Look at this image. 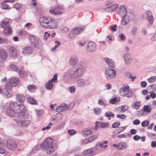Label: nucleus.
I'll use <instances>...</instances> for the list:
<instances>
[{
    "label": "nucleus",
    "instance_id": "f257e3e1",
    "mask_svg": "<svg viewBox=\"0 0 156 156\" xmlns=\"http://www.w3.org/2000/svg\"><path fill=\"white\" fill-rule=\"evenodd\" d=\"M24 106L23 104H18L16 103H10L6 109V113L8 115L12 117L26 118L28 117L27 113L23 110Z\"/></svg>",
    "mask_w": 156,
    "mask_h": 156
},
{
    "label": "nucleus",
    "instance_id": "f03ea898",
    "mask_svg": "<svg viewBox=\"0 0 156 156\" xmlns=\"http://www.w3.org/2000/svg\"><path fill=\"white\" fill-rule=\"evenodd\" d=\"M39 21L41 25L47 29H52L58 26L57 20L49 17H41L40 18Z\"/></svg>",
    "mask_w": 156,
    "mask_h": 156
},
{
    "label": "nucleus",
    "instance_id": "7ed1b4c3",
    "mask_svg": "<svg viewBox=\"0 0 156 156\" xmlns=\"http://www.w3.org/2000/svg\"><path fill=\"white\" fill-rule=\"evenodd\" d=\"M84 70V66L80 64H78L76 67L71 68L68 70L70 78L76 79L83 75Z\"/></svg>",
    "mask_w": 156,
    "mask_h": 156
},
{
    "label": "nucleus",
    "instance_id": "20e7f679",
    "mask_svg": "<svg viewBox=\"0 0 156 156\" xmlns=\"http://www.w3.org/2000/svg\"><path fill=\"white\" fill-rule=\"evenodd\" d=\"M41 147L44 149L48 154L53 152L55 148V145L53 144V140L51 138H48L45 139L41 144Z\"/></svg>",
    "mask_w": 156,
    "mask_h": 156
},
{
    "label": "nucleus",
    "instance_id": "39448f33",
    "mask_svg": "<svg viewBox=\"0 0 156 156\" xmlns=\"http://www.w3.org/2000/svg\"><path fill=\"white\" fill-rule=\"evenodd\" d=\"M120 94L122 96L128 98L131 97L133 95V92L129 89V86L126 85L125 87L121 88L119 90Z\"/></svg>",
    "mask_w": 156,
    "mask_h": 156
},
{
    "label": "nucleus",
    "instance_id": "423d86ee",
    "mask_svg": "<svg viewBox=\"0 0 156 156\" xmlns=\"http://www.w3.org/2000/svg\"><path fill=\"white\" fill-rule=\"evenodd\" d=\"M30 41L32 45L36 48H39L41 45V43L40 39L36 36H30Z\"/></svg>",
    "mask_w": 156,
    "mask_h": 156
},
{
    "label": "nucleus",
    "instance_id": "0eeeda50",
    "mask_svg": "<svg viewBox=\"0 0 156 156\" xmlns=\"http://www.w3.org/2000/svg\"><path fill=\"white\" fill-rule=\"evenodd\" d=\"M115 71L112 69L107 68L105 71V74L107 79H111L114 78L116 75Z\"/></svg>",
    "mask_w": 156,
    "mask_h": 156
},
{
    "label": "nucleus",
    "instance_id": "6e6552de",
    "mask_svg": "<svg viewBox=\"0 0 156 156\" xmlns=\"http://www.w3.org/2000/svg\"><path fill=\"white\" fill-rule=\"evenodd\" d=\"M90 84V82L88 80L83 78H79L76 81V85L79 87L87 86Z\"/></svg>",
    "mask_w": 156,
    "mask_h": 156
},
{
    "label": "nucleus",
    "instance_id": "1a4fd4ad",
    "mask_svg": "<svg viewBox=\"0 0 156 156\" xmlns=\"http://www.w3.org/2000/svg\"><path fill=\"white\" fill-rule=\"evenodd\" d=\"M6 145L8 149L11 151L15 150L17 147V144L15 142L12 141L9 139L6 140Z\"/></svg>",
    "mask_w": 156,
    "mask_h": 156
},
{
    "label": "nucleus",
    "instance_id": "9d476101",
    "mask_svg": "<svg viewBox=\"0 0 156 156\" xmlns=\"http://www.w3.org/2000/svg\"><path fill=\"white\" fill-rule=\"evenodd\" d=\"M143 19H144L147 18L148 21L149 22L150 24H151L153 23L154 22V17H153L152 12L149 11L148 10L143 14Z\"/></svg>",
    "mask_w": 156,
    "mask_h": 156
},
{
    "label": "nucleus",
    "instance_id": "9b49d317",
    "mask_svg": "<svg viewBox=\"0 0 156 156\" xmlns=\"http://www.w3.org/2000/svg\"><path fill=\"white\" fill-rule=\"evenodd\" d=\"M63 9L64 8L62 6L59 5L54 9H51L49 11V12L53 14H62V11Z\"/></svg>",
    "mask_w": 156,
    "mask_h": 156
},
{
    "label": "nucleus",
    "instance_id": "f8f14e48",
    "mask_svg": "<svg viewBox=\"0 0 156 156\" xmlns=\"http://www.w3.org/2000/svg\"><path fill=\"white\" fill-rule=\"evenodd\" d=\"M15 122L19 126L25 127L28 125L30 122V120L26 119L23 120L16 119L15 120Z\"/></svg>",
    "mask_w": 156,
    "mask_h": 156
},
{
    "label": "nucleus",
    "instance_id": "ddd939ff",
    "mask_svg": "<svg viewBox=\"0 0 156 156\" xmlns=\"http://www.w3.org/2000/svg\"><path fill=\"white\" fill-rule=\"evenodd\" d=\"M8 52L9 55L12 57L16 58L19 54L16 48L13 47H10L9 49Z\"/></svg>",
    "mask_w": 156,
    "mask_h": 156
},
{
    "label": "nucleus",
    "instance_id": "4468645a",
    "mask_svg": "<svg viewBox=\"0 0 156 156\" xmlns=\"http://www.w3.org/2000/svg\"><path fill=\"white\" fill-rule=\"evenodd\" d=\"M96 48V45L95 43L90 41L88 42L86 48L87 51L88 52H92L94 51Z\"/></svg>",
    "mask_w": 156,
    "mask_h": 156
},
{
    "label": "nucleus",
    "instance_id": "2eb2a0df",
    "mask_svg": "<svg viewBox=\"0 0 156 156\" xmlns=\"http://www.w3.org/2000/svg\"><path fill=\"white\" fill-rule=\"evenodd\" d=\"M95 148L94 147L85 150L83 152V156H93L95 155Z\"/></svg>",
    "mask_w": 156,
    "mask_h": 156
},
{
    "label": "nucleus",
    "instance_id": "dca6fc26",
    "mask_svg": "<svg viewBox=\"0 0 156 156\" xmlns=\"http://www.w3.org/2000/svg\"><path fill=\"white\" fill-rule=\"evenodd\" d=\"M127 11L126 8L123 5H120L118 7V14L122 17L126 15Z\"/></svg>",
    "mask_w": 156,
    "mask_h": 156
},
{
    "label": "nucleus",
    "instance_id": "f3484780",
    "mask_svg": "<svg viewBox=\"0 0 156 156\" xmlns=\"http://www.w3.org/2000/svg\"><path fill=\"white\" fill-rule=\"evenodd\" d=\"M79 59L77 56L73 55L71 56L69 59V64L72 66H73L78 62Z\"/></svg>",
    "mask_w": 156,
    "mask_h": 156
},
{
    "label": "nucleus",
    "instance_id": "a211bd4d",
    "mask_svg": "<svg viewBox=\"0 0 156 156\" xmlns=\"http://www.w3.org/2000/svg\"><path fill=\"white\" fill-rule=\"evenodd\" d=\"M33 51V48L30 47L23 48L22 50V53L24 55H28L31 54Z\"/></svg>",
    "mask_w": 156,
    "mask_h": 156
},
{
    "label": "nucleus",
    "instance_id": "6ab92c4d",
    "mask_svg": "<svg viewBox=\"0 0 156 156\" xmlns=\"http://www.w3.org/2000/svg\"><path fill=\"white\" fill-rule=\"evenodd\" d=\"M8 57V53L3 48L0 49V58L2 61L5 60Z\"/></svg>",
    "mask_w": 156,
    "mask_h": 156
},
{
    "label": "nucleus",
    "instance_id": "aec40b11",
    "mask_svg": "<svg viewBox=\"0 0 156 156\" xmlns=\"http://www.w3.org/2000/svg\"><path fill=\"white\" fill-rule=\"evenodd\" d=\"M74 106V104L73 103L71 104L69 106H68L65 103H63L60 105L62 111H66L71 109L73 108Z\"/></svg>",
    "mask_w": 156,
    "mask_h": 156
},
{
    "label": "nucleus",
    "instance_id": "412c9836",
    "mask_svg": "<svg viewBox=\"0 0 156 156\" xmlns=\"http://www.w3.org/2000/svg\"><path fill=\"white\" fill-rule=\"evenodd\" d=\"M9 82L11 83L13 87H16L20 83V80L18 78L13 77L10 79Z\"/></svg>",
    "mask_w": 156,
    "mask_h": 156
},
{
    "label": "nucleus",
    "instance_id": "4be33fe9",
    "mask_svg": "<svg viewBox=\"0 0 156 156\" xmlns=\"http://www.w3.org/2000/svg\"><path fill=\"white\" fill-rule=\"evenodd\" d=\"M123 58L126 65H129L131 63L132 59L131 55L129 54L126 53L125 54Z\"/></svg>",
    "mask_w": 156,
    "mask_h": 156
},
{
    "label": "nucleus",
    "instance_id": "5701e85b",
    "mask_svg": "<svg viewBox=\"0 0 156 156\" xmlns=\"http://www.w3.org/2000/svg\"><path fill=\"white\" fill-rule=\"evenodd\" d=\"M118 5L117 4H114L110 6L106 7L105 9V10L106 12H110L114 11L117 8Z\"/></svg>",
    "mask_w": 156,
    "mask_h": 156
},
{
    "label": "nucleus",
    "instance_id": "b1692460",
    "mask_svg": "<svg viewBox=\"0 0 156 156\" xmlns=\"http://www.w3.org/2000/svg\"><path fill=\"white\" fill-rule=\"evenodd\" d=\"M0 26L1 27L4 28L9 26V22L8 19H5L2 20L0 22Z\"/></svg>",
    "mask_w": 156,
    "mask_h": 156
},
{
    "label": "nucleus",
    "instance_id": "393cba45",
    "mask_svg": "<svg viewBox=\"0 0 156 156\" xmlns=\"http://www.w3.org/2000/svg\"><path fill=\"white\" fill-rule=\"evenodd\" d=\"M105 60L109 67L113 68L115 66V63L113 60L106 58L105 59Z\"/></svg>",
    "mask_w": 156,
    "mask_h": 156
},
{
    "label": "nucleus",
    "instance_id": "a878e982",
    "mask_svg": "<svg viewBox=\"0 0 156 156\" xmlns=\"http://www.w3.org/2000/svg\"><path fill=\"white\" fill-rule=\"evenodd\" d=\"M122 17V20L121 21V24L123 25H126L129 22L130 18L129 16L127 15L123 16Z\"/></svg>",
    "mask_w": 156,
    "mask_h": 156
},
{
    "label": "nucleus",
    "instance_id": "bb28decb",
    "mask_svg": "<svg viewBox=\"0 0 156 156\" xmlns=\"http://www.w3.org/2000/svg\"><path fill=\"white\" fill-rule=\"evenodd\" d=\"M16 99L19 102H23L25 100V97L23 94H19L16 95Z\"/></svg>",
    "mask_w": 156,
    "mask_h": 156
},
{
    "label": "nucleus",
    "instance_id": "cd10ccee",
    "mask_svg": "<svg viewBox=\"0 0 156 156\" xmlns=\"http://www.w3.org/2000/svg\"><path fill=\"white\" fill-rule=\"evenodd\" d=\"M84 28L81 27H77L72 30V32L74 35H78L83 30Z\"/></svg>",
    "mask_w": 156,
    "mask_h": 156
},
{
    "label": "nucleus",
    "instance_id": "c85d7f7f",
    "mask_svg": "<svg viewBox=\"0 0 156 156\" xmlns=\"http://www.w3.org/2000/svg\"><path fill=\"white\" fill-rule=\"evenodd\" d=\"M12 29L10 26L5 27L3 30V33L4 34L6 35H8L11 34Z\"/></svg>",
    "mask_w": 156,
    "mask_h": 156
},
{
    "label": "nucleus",
    "instance_id": "c756f323",
    "mask_svg": "<svg viewBox=\"0 0 156 156\" xmlns=\"http://www.w3.org/2000/svg\"><path fill=\"white\" fill-rule=\"evenodd\" d=\"M92 133V131L87 128L83 129L82 132V135L84 136H87Z\"/></svg>",
    "mask_w": 156,
    "mask_h": 156
},
{
    "label": "nucleus",
    "instance_id": "7c9ffc66",
    "mask_svg": "<svg viewBox=\"0 0 156 156\" xmlns=\"http://www.w3.org/2000/svg\"><path fill=\"white\" fill-rule=\"evenodd\" d=\"M128 107L127 106H122L119 107L117 109V111L119 112H123L127 110Z\"/></svg>",
    "mask_w": 156,
    "mask_h": 156
},
{
    "label": "nucleus",
    "instance_id": "2f4dec72",
    "mask_svg": "<svg viewBox=\"0 0 156 156\" xmlns=\"http://www.w3.org/2000/svg\"><path fill=\"white\" fill-rule=\"evenodd\" d=\"M151 108L149 105H144L143 108V111L144 112L149 113L151 112Z\"/></svg>",
    "mask_w": 156,
    "mask_h": 156
},
{
    "label": "nucleus",
    "instance_id": "473e14b6",
    "mask_svg": "<svg viewBox=\"0 0 156 156\" xmlns=\"http://www.w3.org/2000/svg\"><path fill=\"white\" fill-rule=\"evenodd\" d=\"M118 146H119V149L120 150L125 149L128 147L127 144L124 142H122L119 143Z\"/></svg>",
    "mask_w": 156,
    "mask_h": 156
},
{
    "label": "nucleus",
    "instance_id": "72a5a7b5",
    "mask_svg": "<svg viewBox=\"0 0 156 156\" xmlns=\"http://www.w3.org/2000/svg\"><path fill=\"white\" fill-rule=\"evenodd\" d=\"M54 83L49 81L45 84V86L47 90H51L53 87Z\"/></svg>",
    "mask_w": 156,
    "mask_h": 156
},
{
    "label": "nucleus",
    "instance_id": "f704fd0d",
    "mask_svg": "<svg viewBox=\"0 0 156 156\" xmlns=\"http://www.w3.org/2000/svg\"><path fill=\"white\" fill-rule=\"evenodd\" d=\"M120 101V98H115L109 100V103L112 104L118 103Z\"/></svg>",
    "mask_w": 156,
    "mask_h": 156
},
{
    "label": "nucleus",
    "instance_id": "c9c22d12",
    "mask_svg": "<svg viewBox=\"0 0 156 156\" xmlns=\"http://www.w3.org/2000/svg\"><path fill=\"white\" fill-rule=\"evenodd\" d=\"M98 126L102 128H105L109 126V123L108 122H98Z\"/></svg>",
    "mask_w": 156,
    "mask_h": 156
},
{
    "label": "nucleus",
    "instance_id": "e433bc0d",
    "mask_svg": "<svg viewBox=\"0 0 156 156\" xmlns=\"http://www.w3.org/2000/svg\"><path fill=\"white\" fill-rule=\"evenodd\" d=\"M2 94L3 96L7 98H10L12 96V94L11 93L7 90H4Z\"/></svg>",
    "mask_w": 156,
    "mask_h": 156
},
{
    "label": "nucleus",
    "instance_id": "4c0bfd02",
    "mask_svg": "<svg viewBox=\"0 0 156 156\" xmlns=\"http://www.w3.org/2000/svg\"><path fill=\"white\" fill-rule=\"evenodd\" d=\"M141 104V102L139 101H136L135 102L133 105L132 106V107L136 109H138L140 106Z\"/></svg>",
    "mask_w": 156,
    "mask_h": 156
},
{
    "label": "nucleus",
    "instance_id": "58836bf2",
    "mask_svg": "<svg viewBox=\"0 0 156 156\" xmlns=\"http://www.w3.org/2000/svg\"><path fill=\"white\" fill-rule=\"evenodd\" d=\"M67 89L70 93L73 94L75 92L76 88L75 86H71L68 87Z\"/></svg>",
    "mask_w": 156,
    "mask_h": 156
},
{
    "label": "nucleus",
    "instance_id": "ea45409f",
    "mask_svg": "<svg viewBox=\"0 0 156 156\" xmlns=\"http://www.w3.org/2000/svg\"><path fill=\"white\" fill-rule=\"evenodd\" d=\"M136 114L139 117L145 116L147 115V114L142 110L137 111Z\"/></svg>",
    "mask_w": 156,
    "mask_h": 156
},
{
    "label": "nucleus",
    "instance_id": "a19ab883",
    "mask_svg": "<svg viewBox=\"0 0 156 156\" xmlns=\"http://www.w3.org/2000/svg\"><path fill=\"white\" fill-rule=\"evenodd\" d=\"M19 74L20 76L22 78L25 77L27 74V73L23 70H20Z\"/></svg>",
    "mask_w": 156,
    "mask_h": 156
},
{
    "label": "nucleus",
    "instance_id": "79ce46f5",
    "mask_svg": "<svg viewBox=\"0 0 156 156\" xmlns=\"http://www.w3.org/2000/svg\"><path fill=\"white\" fill-rule=\"evenodd\" d=\"M27 100L30 104L34 105L36 103V101L35 99L32 97L28 98Z\"/></svg>",
    "mask_w": 156,
    "mask_h": 156
},
{
    "label": "nucleus",
    "instance_id": "37998d69",
    "mask_svg": "<svg viewBox=\"0 0 156 156\" xmlns=\"http://www.w3.org/2000/svg\"><path fill=\"white\" fill-rule=\"evenodd\" d=\"M57 76L58 75L57 74H55L53 77L50 80H49V81L53 83H57L58 81Z\"/></svg>",
    "mask_w": 156,
    "mask_h": 156
},
{
    "label": "nucleus",
    "instance_id": "c03bdc74",
    "mask_svg": "<svg viewBox=\"0 0 156 156\" xmlns=\"http://www.w3.org/2000/svg\"><path fill=\"white\" fill-rule=\"evenodd\" d=\"M155 80H156V76H151L147 79L148 82L150 83L154 82Z\"/></svg>",
    "mask_w": 156,
    "mask_h": 156
},
{
    "label": "nucleus",
    "instance_id": "a18cd8bd",
    "mask_svg": "<svg viewBox=\"0 0 156 156\" xmlns=\"http://www.w3.org/2000/svg\"><path fill=\"white\" fill-rule=\"evenodd\" d=\"M13 87L12 86L11 83H7L5 86V90H10L12 88V87Z\"/></svg>",
    "mask_w": 156,
    "mask_h": 156
},
{
    "label": "nucleus",
    "instance_id": "49530a36",
    "mask_svg": "<svg viewBox=\"0 0 156 156\" xmlns=\"http://www.w3.org/2000/svg\"><path fill=\"white\" fill-rule=\"evenodd\" d=\"M149 124V122L147 120H144L141 123V125L143 127H145L148 126Z\"/></svg>",
    "mask_w": 156,
    "mask_h": 156
},
{
    "label": "nucleus",
    "instance_id": "de8ad7c7",
    "mask_svg": "<svg viewBox=\"0 0 156 156\" xmlns=\"http://www.w3.org/2000/svg\"><path fill=\"white\" fill-rule=\"evenodd\" d=\"M105 115L107 117H112L113 118L114 116V114L111 112H106L105 113Z\"/></svg>",
    "mask_w": 156,
    "mask_h": 156
},
{
    "label": "nucleus",
    "instance_id": "09e8293b",
    "mask_svg": "<svg viewBox=\"0 0 156 156\" xmlns=\"http://www.w3.org/2000/svg\"><path fill=\"white\" fill-rule=\"evenodd\" d=\"M5 2H3V3H2V8L4 9H10V7L7 4L5 3Z\"/></svg>",
    "mask_w": 156,
    "mask_h": 156
},
{
    "label": "nucleus",
    "instance_id": "8fccbe9b",
    "mask_svg": "<svg viewBox=\"0 0 156 156\" xmlns=\"http://www.w3.org/2000/svg\"><path fill=\"white\" fill-rule=\"evenodd\" d=\"M98 135H94L91 136L88 139L90 142L91 143L95 139H96Z\"/></svg>",
    "mask_w": 156,
    "mask_h": 156
},
{
    "label": "nucleus",
    "instance_id": "3c124183",
    "mask_svg": "<svg viewBox=\"0 0 156 156\" xmlns=\"http://www.w3.org/2000/svg\"><path fill=\"white\" fill-rule=\"evenodd\" d=\"M63 118V115L61 113L57 114L56 116V119L57 121H60Z\"/></svg>",
    "mask_w": 156,
    "mask_h": 156
},
{
    "label": "nucleus",
    "instance_id": "603ef678",
    "mask_svg": "<svg viewBox=\"0 0 156 156\" xmlns=\"http://www.w3.org/2000/svg\"><path fill=\"white\" fill-rule=\"evenodd\" d=\"M94 112L95 115H98L101 113V110L100 108H95L94 109Z\"/></svg>",
    "mask_w": 156,
    "mask_h": 156
},
{
    "label": "nucleus",
    "instance_id": "864d4df0",
    "mask_svg": "<svg viewBox=\"0 0 156 156\" xmlns=\"http://www.w3.org/2000/svg\"><path fill=\"white\" fill-rule=\"evenodd\" d=\"M148 89L152 88V90L154 91H156V83L153 84L147 87Z\"/></svg>",
    "mask_w": 156,
    "mask_h": 156
},
{
    "label": "nucleus",
    "instance_id": "5fc2aeb1",
    "mask_svg": "<svg viewBox=\"0 0 156 156\" xmlns=\"http://www.w3.org/2000/svg\"><path fill=\"white\" fill-rule=\"evenodd\" d=\"M27 88L29 91H31L35 89L36 87L33 85H30L27 86Z\"/></svg>",
    "mask_w": 156,
    "mask_h": 156
},
{
    "label": "nucleus",
    "instance_id": "6e6d98bb",
    "mask_svg": "<svg viewBox=\"0 0 156 156\" xmlns=\"http://www.w3.org/2000/svg\"><path fill=\"white\" fill-rule=\"evenodd\" d=\"M10 68L15 71L18 72L19 70V69H18V68L14 64L11 65L10 66Z\"/></svg>",
    "mask_w": 156,
    "mask_h": 156
},
{
    "label": "nucleus",
    "instance_id": "4d7b16f0",
    "mask_svg": "<svg viewBox=\"0 0 156 156\" xmlns=\"http://www.w3.org/2000/svg\"><path fill=\"white\" fill-rule=\"evenodd\" d=\"M44 39L45 40H47L48 38L50 36V34L48 33V32H44Z\"/></svg>",
    "mask_w": 156,
    "mask_h": 156
},
{
    "label": "nucleus",
    "instance_id": "13d9d810",
    "mask_svg": "<svg viewBox=\"0 0 156 156\" xmlns=\"http://www.w3.org/2000/svg\"><path fill=\"white\" fill-rule=\"evenodd\" d=\"M137 30V28L136 27H133L131 30V32L132 35L133 36L135 35L136 34V32Z\"/></svg>",
    "mask_w": 156,
    "mask_h": 156
},
{
    "label": "nucleus",
    "instance_id": "bf43d9fd",
    "mask_svg": "<svg viewBox=\"0 0 156 156\" xmlns=\"http://www.w3.org/2000/svg\"><path fill=\"white\" fill-rule=\"evenodd\" d=\"M68 133L69 135H73L76 133V131L74 130L71 129L68 130Z\"/></svg>",
    "mask_w": 156,
    "mask_h": 156
},
{
    "label": "nucleus",
    "instance_id": "052dcab7",
    "mask_svg": "<svg viewBox=\"0 0 156 156\" xmlns=\"http://www.w3.org/2000/svg\"><path fill=\"white\" fill-rule=\"evenodd\" d=\"M21 5L20 3H17L15 4L14 5V7L17 9H18L21 8Z\"/></svg>",
    "mask_w": 156,
    "mask_h": 156
},
{
    "label": "nucleus",
    "instance_id": "680f3d73",
    "mask_svg": "<svg viewBox=\"0 0 156 156\" xmlns=\"http://www.w3.org/2000/svg\"><path fill=\"white\" fill-rule=\"evenodd\" d=\"M117 117L118 118L121 119H125L126 116V115L124 114H118L117 115Z\"/></svg>",
    "mask_w": 156,
    "mask_h": 156
},
{
    "label": "nucleus",
    "instance_id": "e2e57ef3",
    "mask_svg": "<svg viewBox=\"0 0 156 156\" xmlns=\"http://www.w3.org/2000/svg\"><path fill=\"white\" fill-rule=\"evenodd\" d=\"M147 85V83L145 81H142L141 83V87L143 88L145 87Z\"/></svg>",
    "mask_w": 156,
    "mask_h": 156
},
{
    "label": "nucleus",
    "instance_id": "0e129e2a",
    "mask_svg": "<svg viewBox=\"0 0 156 156\" xmlns=\"http://www.w3.org/2000/svg\"><path fill=\"white\" fill-rule=\"evenodd\" d=\"M2 43L8 44L9 42V41L8 39L6 38L2 39Z\"/></svg>",
    "mask_w": 156,
    "mask_h": 156
},
{
    "label": "nucleus",
    "instance_id": "69168bd1",
    "mask_svg": "<svg viewBox=\"0 0 156 156\" xmlns=\"http://www.w3.org/2000/svg\"><path fill=\"white\" fill-rule=\"evenodd\" d=\"M52 125L51 123H50L46 127H44L42 129L43 131L45 130L46 129H48L51 127V126Z\"/></svg>",
    "mask_w": 156,
    "mask_h": 156
},
{
    "label": "nucleus",
    "instance_id": "338daca9",
    "mask_svg": "<svg viewBox=\"0 0 156 156\" xmlns=\"http://www.w3.org/2000/svg\"><path fill=\"white\" fill-rule=\"evenodd\" d=\"M133 124L135 125H138L140 124V121L139 119H136L133 122Z\"/></svg>",
    "mask_w": 156,
    "mask_h": 156
},
{
    "label": "nucleus",
    "instance_id": "774afa93",
    "mask_svg": "<svg viewBox=\"0 0 156 156\" xmlns=\"http://www.w3.org/2000/svg\"><path fill=\"white\" fill-rule=\"evenodd\" d=\"M98 104L100 105H103L104 106H105L107 105V104L104 103V101L102 100H99L98 101Z\"/></svg>",
    "mask_w": 156,
    "mask_h": 156
}]
</instances>
